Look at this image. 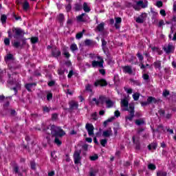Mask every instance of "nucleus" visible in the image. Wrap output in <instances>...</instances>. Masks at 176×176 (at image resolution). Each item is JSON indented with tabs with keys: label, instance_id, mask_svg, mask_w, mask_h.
<instances>
[{
	"label": "nucleus",
	"instance_id": "46",
	"mask_svg": "<svg viewBox=\"0 0 176 176\" xmlns=\"http://www.w3.org/2000/svg\"><path fill=\"white\" fill-rule=\"evenodd\" d=\"M4 43L5 45H6L7 46L10 45V40H9V38H5L4 39Z\"/></svg>",
	"mask_w": 176,
	"mask_h": 176
},
{
	"label": "nucleus",
	"instance_id": "28",
	"mask_svg": "<svg viewBox=\"0 0 176 176\" xmlns=\"http://www.w3.org/2000/svg\"><path fill=\"white\" fill-rule=\"evenodd\" d=\"M36 84L35 83H31V84H26L25 87L28 91H31V89H32V86H36Z\"/></svg>",
	"mask_w": 176,
	"mask_h": 176
},
{
	"label": "nucleus",
	"instance_id": "58",
	"mask_svg": "<svg viewBox=\"0 0 176 176\" xmlns=\"http://www.w3.org/2000/svg\"><path fill=\"white\" fill-rule=\"evenodd\" d=\"M96 173H97V171L92 170V171L90 172L89 175L90 176H96Z\"/></svg>",
	"mask_w": 176,
	"mask_h": 176
},
{
	"label": "nucleus",
	"instance_id": "18",
	"mask_svg": "<svg viewBox=\"0 0 176 176\" xmlns=\"http://www.w3.org/2000/svg\"><path fill=\"white\" fill-rule=\"evenodd\" d=\"M115 19H116L115 27L117 30H118V28H120V26L119 25V24L122 23V18L116 17Z\"/></svg>",
	"mask_w": 176,
	"mask_h": 176
},
{
	"label": "nucleus",
	"instance_id": "31",
	"mask_svg": "<svg viewBox=\"0 0 176 176\" xmlns=\"http://www.w3.org/2000/svg\"><path fill=\"white\" fill-rule=\"evenodd\" d=\"M23 45L20 43L19 41H14L13 43V47H22Z\"/></svg>",
	"mask_w": 176,
	"mask_h": 176
},
{
	"label": "nucleus",
	"instance_id": "7",
	"mask_svg": "<svg viewBox=\"0 0 176 176\" xmlns=\"http://www.w3.org/2000/svg\"><path fill=\"white\" fill-rule=\"evenodd\" d=\"M12 33L14 34L13 37L14 38V39L20 38V36H21L23 34H24L21 29L16 28H12Z\"/></svg>",
	"mask_w": 176,
	"mask_h": 176
},
{
	"label": "nucleus",
	"instance_id": "45",
	"mask_svg": "<svg viewBox=\"0 0 176 176\" xmlns=\"http://www.w3.org/2000/svg\"><path fill=\"white\" fill-rule=\"evenodd\" d=\"M137 56L140 61H142V60H144V56H142V55L140 52L138 53Z\"/></svg>",
	"mask_w": 176,
	"mask_h": 176
},
{
	"label": "nucleus",
	"instance_id": "53",
	"mask_svg": "<svg viewBox=\"0 0 176 176\" xmlns=\"http://www.w3.org/2000/svg\"><path fill=\"white\" fill-rule=\"evenodd\" d=\"M85 43L87 46H89V45H91V40H86L85 41Z\"/></svg>",
	"mask_w": 176,
	"mask_h": 176
},
{
	"label": "nucleus",
	"instance_id": "48",
	"mask_svg": "<svg viewBox=\"0 0 176 176\" xmlns=\"http://www.w3.org/2000/svg\"><path fill=\"white\" fill-rule=\"evenodd\" d=\"M160 14H162L163 16V17L166 16V10H161L160 12Z\"/></svg>",
	"mask_w": 176,
	"mask_h": 176
},
{
	"label": "nucleus",
	"instance_id": "62",
	"mask_svg": "<svg viewBox=\"0 0 176 176\" xmlns=\"http://www.w3.org/2000/svg\"><path fill=\"white\" fill-rule=\"evenodd\" d=\"M72 75H74V72L72 70H71L69 72V74H68V78H72Z\"/></svg>",
	"mask_w": 176,
	"mask_h": 176
},
{
	"label": "nucleus",
	"instance_id": "51",
	"mask_svg": "<svg viewBox=\"0 0 176 176\" xmlns=\"http://www.w3.org/2000/svg\"><path fill=\"white\" fill-rule=\"evenodd\" d=\"M114 115L116 118H119V116H120V112L117 110L114 112Z\"/></svg>",
	"mask_w": 176,
	"mask_h": 176
},
{
	"label": "nucleus",
	"instance_id": "37",
	"mask_svg": "<svg viewBox=\"0 0 176 176\" xmlns=\"http://www.w3.org/2000/svg\"><path fill=\"white\" fill-rule=\"evenodd\" d=\"M107 142H108V141L106 139H102L100 140V144H101L102 146H105V145H107Z\"/></svg>",
	"mask_w": 176,
	"mask_h": 176
},
{
	"label": "nucleus",
	"instance_id": "50",
	"mask_svg": "<svg viewBox=\"0 0 176 176\" xmlns=\"http://www.w3.org/2000/svg\"><path fill=\"white\" fill-rule=\"evenodd\" d=\"M168 94H170V92L168 91H167V90L164 91V92H163L164 97H167V96H168Z\"/></svg>",
	"mask_w": 176,
	"mask_h": 176
},
{
	"label": "nucleus",
	"instance_id": "2",
	"mask_svg": "<svg viewBox=\"0 0 176 176\" xmlns=\"http://www.w3.org/2000/svg\"><path fill=\"white\" fill-rule=\"evenodd\" d=\"M121 107L122 108V111H128L130 113L129 116L125 118L126 120H129L131 122L133 118H134V104H129L127 98H124L121 100Z\"/></svg>",
	"mask_w": 176,
	"mask_h": 176
},
{
	"label": "nucleus",
	"instance_id": "4",
	"mask_svg": "<svg viewBox=\"0 0 176 176\" xmlns=\"http://www.w3.org/2000/svg\"><path fill=\"white\" fill-rule=\"evenodd\" d=\"M127 6L128 8H133L135 10H141V8H142L143 9H145V8H148V1H138L136 2L135 4L131 5V3H129Z\"/></svg>",
	"mask_w": 176,
	"mask_h": 176
},
{
	"label": "nucleus",
	"instance_id": "13",
	"mask_svg": "<svg viewBox=\"0 0 176 176\" xmlns=\"http://www.w3.org/2000/svg\"><path fill=\"white\" fill-rule=\"evenodd\" d=\"M77 20L80 22L87 21L89 20V16H87V14L83 13L81 15L77 16Z\"/></svg>",
	"mask_w": 176,
	"mask_h": 176
},
{
	"label": "nucleus",
	"instance_id": "22",
	"mask_svg": "<svg viewBox=\"0 0 176 176\" xmlns=\"http://www.w3.org/2000/svg\"><path fill=\"white\" fill-rule=\"evenodd\" d=\"M114 119H115V117H111L108 120H105L103 123V125L104 126V127H107V126H108V123H111V122H112Z\"/></svg>",
	"mask_w": 176,
	"mask_h": 176
},
{
	"label": "nucleus",
	"instance_id": "39",
	"mask_svg": "<svg viewBox=\"0 0 176 176\" xmlns=\"http://www.w3.org/2000/svg\"><path fill=\"white\" fill-rule=\"evenodd\" d=\"M90 160H91L92 162H94V160H97V159H98V155H92L89 157Z\"/></svg>",
	"mask_w": 176,
	"mask_h": 176
},
{
	"label": "nucleus",
	"instance_id": "60",
	"mask_svg": "<svg viewBox=\"0 0 176 176\" xmlns=\"http://www.w3.org/2000/svg\"><path fill=\"white\" fill-rule=\"evenodd\" d=\"M8 36H9L10 38H13V34H12V30H9L8 31Z\"/></svg>",
	"mask_w": 176,
	"mask_h": 176
},
{
	"label": "nucleus",
	"instance_id": "23",
	"mask_svg": "<svg viewBox=\"0 0 176 176\" xmlns=\"http://www.w3.org/2000/svg\"><path fill=\"white\" fill-rule=\"evenodd\" d=\"M60 54H61V52H60V50L55 49L53 52H52V55L54 56V57H58V56H60Z\"/></svg>",
	"mask_w": 176,
	"mask_h": 176
},
{
	"label": "nucleus",
	"instance_id": "43",
	"mask_svg": "<svg viewBox=\"0 0 176 176\" xmlns=\"http://www.w3.org/2000/svg\"><path fill=\"white\" fill-rule=\"evenodd\" d=\"M58 19L59 20V21H63V20H64V14H60L58 16Z\"/></svg>",
	"mask_w": 176,
	"mask_h": 176
},
{
	"label": "nucleus",
	"instance_id": "29",
	"mask_svg": "<svg viewBox=\"0 0 176 176\" xmlns=\"http://www.w3.org/2000/svg\"><path fill=\"white\" fill-rule=\"evenodd\" d=\"M156 148H157V143L156 142H153L152 144H151L150 145H148V149H156Z\"/></svg>",
	"mask_w": 176,
	"mask_h": 176
},
{
	"label": "nucleus",
	"instance_id": "36",
	"mask_svg": "<svg viewBox=\"0 0 176 176\" xmlns=\"http://www.w3.org/2000/svg\"><path fill=\"white\" fill-rule=\"evenodd\" d=\"M91 119H93V120H97V119H98L97 113L95 112L91 114Z\"/></svg>",
	"mask_w": 176,
	"mask_h": 176
},
{
	"label": "nucleus",
	"instance_id": "42",
	"mask_svg": "<svg viewBox=\"0 0 176 176\" xmlns=\"http://www.w3.org/2000/svg\"><path fill=\"white\" fill-rule=\"evenodd\" d=\"M83 36V33L82 32H79L76 34V39H80Z\"/></svg>",
	"mask_w": 176,
	"mask_h": 176
},
{
	"label": "nucleus",
	"instance_id": "63",
	"mask_svg": "<svg viewBox=\"0 0 176 176\" xmlns=\"http://www.w3.org/2000/svg\"><path fill=\"white\" fill-rule=\"evenodd\" d=\"M48 176H54V171L52 170L48 173Z\"/></svg>",
	"mask_w": 176,
	"mask_h": 176
},
{
	"label": "nucleus",
	"instance_id": "57",
	"mask_svg": "<svg viewBox=\"0 0 176 176\" xmlns=\"http://www.w3.org/2000/svg\"><path fill=\"white\" fill-rule=\"evenodd\" d=\"M72 8V7L71 6V4H68L67 6H66V10L67 12H69V10H71V9Z\"/></svg>",
	"mask_w": 176,
	"mask_h": 176
},
{
	"label": "nucleus",
	"instance_id": "24",
	"mask_svg": "<svg viewBox=\"0 0 176 176\" xmlns=\"http://www.w3.org/2000/svg\"><path fill=\"white\" fill-rule=\"evenodd\" d=\"M154 67L156 69H160V68H162V63H160L159 60H157L154 63Z\"/></svg>",
	"mask_w": 176,
	"mask_h": 176
},
{
	"label": "nucleus",
	"instance_id": "34",
	"mask_svg": "<svg viewBox=\"0 0 176 176\" xmlns=\"http://www.w3.org/2000/svg\"><path fill=\"white\" fill-rule=\"evenodd\" d=\"M157 176H167V173L163 171H159L157 173Z\"/></svg>",
	"mask_w": 176,
	"mask_h": 176
},
{
	"label": "nucleus",
	"instance_id": "6",
	"mask_svg": "<svg viewBox=\"0 0 176 176\" xmlns=\"http://www.w3.org/2000/svg\"><path fill=\"white\" fill-rule=\"evenodd\" d=\"M8 76H10V80H8L9 85H11V86H12V89L14 90L15 93H17V89L21 87V85L20 82H17L16 80H11L10 74H8Z\"/></svg>",
	"mask_w": 176,
	"mask_h": 176
},
{
	"label": "nucleus",
	"instance_id": "17",
	"mask_svg": "<svg viewBox=\"0 0 176 176\" xmlns=\"http://www.w3.org/2000/svg\"><path fill=\"white\" fill-rule=\"evenodd\" d=\"M122 69L125 74H133V70L131 69V67L130 66H125L122 67Z\"/></svg>",
	"mask_w": 176,
	"mask_h": 176
},
{
	"label": "nucleus",
	"instance_id": "61",
	"mask_svg": "<svg viewBox=\"0 0 176 176\" xmlns=\"http://www.w3.org/2000/svg\"><path fill=\"white\" fill-rule=\"evenodd\" d=\"M85 140L87 142H89V143L93 142V139H91V138H87Z\"/></svg>",
	"mask_w": 176,
	"mask_h": 176
},
{
	"label": "nucleus",
	"instance_id": "5",
	"mask_svg": "<svg viewBox=\"0 0 176 176\" xmlns=\"http://www.w3.org/2000/svg\"><path fill=\"white\" fill-rule=\"evenodd\" d=\"M80 153H82L80 150H76L74 151L73 159L76 166H82V156H80Z\"/></svg>",
	"mask_w": 176,
	"mask_h": 176
},
{
	"label": "nucleus",
	"instance_id": "54",
	"mask_svg": "<svg viewBox=\"0 0 176 176\" xmlns=\"http://www.w3.org/2000/svg\"><path fill=\"white\" fill-rule=\"evenodd\" d=\"M143 79H144V80H148V79H149V76L146 74H143Z\"/></svg>",
	"mask_w": 176,
	"mask_h": 176
},
{
	"label": "nucleus",
	"instance_id": "21",
	"mask_svg": "<svg viewBox=\"0 0 176 176\" xmlns=\"http://www.w3.org/2000/svg\"><path fill=\"white\" fill-rule=\"evenodd\" d=\"M70 50H72V52L73 53H75V52H78V45H76V44L73 43L70 45Z\"/></svg>",
	"mask_w": 176,
	"mask_h": 176
},
{
	"label": "nucleus",
	"instance_id": "40",
	"mask_svg": "<svg viewBox=\"0 0 176 176\" xmlns=\"http://www.w3.org/2000/svg\"><path fill=\"white\" fill-rule=\"evenodd\" d=\"M6 19H7L6 15H2L1 16V23H6Z\"/></svg>",
	"mask_w": 176,
	"mask_h": 176
},
{
	"label": "nucleus",
	"instance_id": "14",
	"mask_svg": "<svg viewBox=\"0 0 176 176\" xmlns=\"http://www.w3.org/2000/svg\"><path fill=\"white\" fill-rule=\"evenodd\" d=\"M163 50L166 53H173L174 52V47L173 45L168 44L166 47H164Z\"/></svg>",
	"mask_w": 176,
	"mask_h": 176
},
{
	"label": "nucleus",
	"instance_id": "59",
	"mask_svg": "<svg viewBox=\"0 0 176 176\" xmlns=\"http://www.w3.org/2000/svg\"><path fill=\"white\" fill-rule=\"evenodd\" d=\"M43 111L44 112H49V111H50V109H49V107H44L43 108Z\"/></svg>",
	"mask_w": 176,
	"mask_h": 176
},
{
	"label": "nucleus",
	"instance_id": "33",
	"mask_svg": "<svg viewBox=\"0 0 176 176\" xmlns=\"http://www.w3.org/2000/svg\"><path fill=\"white\" fill-rule=\"evenodd\" d=\"M63 54L64 56L67 58H69L70 57V54H69V52H68V51H67L66 49H64L63 50Z\"/></svg>",
	"mask_w": 176,
	"mask_h": 176
},
{
	"label": "nucleus",
	"instance_id": "56",
	"mask_svg": "<svg viewBox=\"0 0 176 176\" xmlns=\"http://www.w3.org/2000/svg\"><path fill=\"white\" fill-rule=\"evenodd\" d=\"M157 8H162V6H163V3L162 1H157Z\"/></svg>",
	"mask_w": 176,
	"mask_h": 176
},
{
	"label": "nucleus",
	"instance_id": "8",
	"mask_svg": "<svg viewBox=\"0 0 176 176\" xmlns=\"http://www.w3.org/2000/svg\"><path fill=\"white\" fill-rule=\"evenodd\" d=\"M98 59L100 60V61L94 60L92 62V67H99L100 68H102V67H104V60L100 56H98Z\"/></svg>",
	"mask_w": 176,
	"mask_h": 176
},
{
	"label": "nucleus",
	"instance_id": "38",
	"mask_svg": "<svg viewBox=\"0 0 176 176\" xmlns=\"http://www.w3.org/2000/svg\"><path fill=\"white\" fill-rule=\"evenodd\" d=\"M124 89L128 94H131V93H133V89L131 88L124 87Z\"/></svg>",
	"mask_w": 176,
	"mask_h": 176
},
{
	"label": "nucleus",
	"instance_id": "44",
	"mask_svg": "<svg viewBox=\"0 0 176 176\" xmlns=\"http://www.w3.org/2000/svg\"><path fill=\"white\" fill-rule=\"evenodd\" d=\"M13 58V55L12 54H8L6 57V61H8V60H12Z\"/></svg>",
	"mask_w": 176,
	"mask_h": 176
},
{
	"label": "nucleus",
	"instance_id": "15",
	"mask_svg": "<svg viewBox=\"0 0 176 176\" xmlns=\"http://www.w3.org/2000/svg\"><path fill=\"white\" fill-rule=\"evenodd\" d=\"M102 135L103 137H111V135H112V129L109 128V129L104 131Z\"/></svg>",
	"mask_w": 176,
	"mask_h": 176
},
{
	"label": "nucleus",
	"instance_id": "1",
	"mask_svg": "<svg viewBox=\"0 0 176 176\" xmlns=\"http://www.w3.org/2000/svg\"><path fill=\"white\" fill-rule=\"evenodd\" d=\"M43 131H45L47 134H52L55 137L54 139V144H57L58 146H60L61 145L62 142L58 139V137H63V135H65V132L61 129L60 127L56 126L55 125H52L50 126V128H47V129H43Z\"/></svg>",
	"mask_w": 176,
	"mask_h": 176
},
{
	"label": "nucleus",
	"instance_id": "41",
	"mask_svg": "<svg viewBox=\"0 0 176 176\" xmlns=\"http://www.w3.org/2000/svg\"><path fill=\"white\" fill-rule=\"evenodd\" d=\"M32 43H36L38 42V37H32L31 38Z\"/></svg>",
	"mask_w": 176,
	"mask_h": 176
},
{
	"label": "nucleus",
	"instance_id": "16",
	"mask_svg": "<svg viewBox=\"0 0 176 176\" xmlns=\"http://www.w3.org/2000/svg\"><path fill=\"white\" fill-rule=\"evenodd\" d=\"M69 105H70V108L72 109H78V107H79L78 102H75L74 100H72L69 102Z\"/></svg>",
	"mask_w": 176,
	"mask_h": 176
},
{
	"label": "nucleus",
	"instance_id": "55",
	"mask_svg": "<svg viewBox=\"0 0 176 176\" xmlns=\"http://www.w3.org/2000/svg\"><path fill=\"white\" fill-rule=\"evenodd\" d=\"M31 169L32 170H35V167L36 166V164H35V162H31Z\"/></svg>",
	"mask_w": 176,
	"mask_h": 176
},
{
	"label": "nucleus",
	"instance_id": "3",
	"mask_svg": "<svg viewBox=\"0 0 176 176\" xmlns=\"http://www.w3.org/2000/svg\"><path fill=\"white\" fill-rule=\"evenodd\" d=\"M92 101H94L96 105H100V104H106L107 108H112L115 105V102L111 100V99L104 96H100L98 100L94 98Z\"/></svg>",
	"mask_w": 176,
	"mask_h": 176
},
{
	"label": "nucleus",
	"instance_id": "20",
	"mask_svg": "<svg viewBox=\"0 0 176 176\" xmlns=\"http://www.w3.org/2000/svg\"><path fill=\"white\" fill-rule=\"evenodd\" d=\"M104 23L99 24L96 28V31H98V32H102V31H104Z\"/></svg>",
	"mask_w": 176,
	"mask_h": 176
},
{
	"label": "nucleus",
	"instance_id": "11",
	"mask_svg": "<svg viewBox=\"0 0 176 176\" xmlns=\"http://www.w3.org/2000/svg\"><path fill=\"white\" fill-rule=\"evenodd\" d=\"M146 13H142L140 16L136 18V23H138L139 24H142V23H144V21L146 19Z\"/></svg>",
	"mask_w": 176,
	"mask_h": 176
},
{
	"label": "nucleus",
	"instance_id": "49",
	"mask_svg": "<svg viewBox=\"0 0 176 176\" xmlns=\"http://www.w3.org/2000/svg\"><path fill=\"white\" fill-rule=\"evenodd\" d=\"M58 75H64V69H59L58 70Z\"/></svg>",
	"mask_w": 176,
	"mask_h": 176
},
{
	"label": "nucleus",
	"instance_id": "26",
	"mask_svg": "<svg viewBox=\"0 0 176 176\" xmlns=\"http://www.w3.org/2000/svg\"><path fill=\"white\" fill-rule=\"evenodd\" d=\"M135 124H137L138 126L145 124V121H144L142 119L136 120Z\"/></svg>",
	"mask_w": 176,
	"mask_h": 176
},
{
	"label": "nucleus",
	"instance_id": "64",
	"mask_svg": "<svg viewBox=\"0 0 176 176\" xmlns=\"http://www.w3.org/2000/svg\"><path fill=\"white\" fill-rule=\"evenodd\" d=\"M173 12L175 14L176 13V3H174L173 4Z\"/></svg>",
	"mask_w": 176,
	"mask_h": 176
},
{
	"label": "nucleus",
	"instance_id": "52",
	"mask_svg": "<svg viewBox=\"0 0 176 176\" xmlns=\"http://www.w3.org/2000/svg\"><path fill=\"white\" fill-rule=\"evenodd\" d=\"M86 91H91V85H88L86 86Z\"/></svg>",
	"mask_w": 176,
	"mask_h": 176
},
{
	"label": "nucleus",
	"instance_id": "32",
	"mask_svg": "<svg viewBox=\"0 0 176 176\" xmlns=\"http://www.w3.org/2000/svg\"><path fill=\"white\" fill-rule=\"evenodd\" d=\"M148 170H156V165L153 164H149L148 165Z\"/></svg>",
	"mask_w": 176,
	"mask_h": 176
},
{
	"label": "nucleus",
	"instance_id": "12",
	"mask_svg": "<svg viewBox=\"0 0 176 176\" xmlns=\"http://www.w3.org/2000/svg\"><path fill=\"white\" fill-rule=\"evenodd\" d=\"M107 85L108 83L107 82V80L104 79L97 80L94 83L96 87L98 86H107Z\"/></svg>",
	"mask_w": 176,
	"mask_h": 176
},
{
	"label": "nucleus",
	"instance_id": "30",
	"mask_svg": "<svg viewBox=\"0 0 176 176\" xmlns=\"http://www.w3.org/2000/svg\"><path fill=\"white\" fill-rule=\"evenodd\" d=\"M132 97L134 100V101H138L140 98V94L139 93H135L132 95Z\"/></svg>",
	"mask_w": 176,
	"mask_h": 176
},
{
	"label": "nucleus",
	"instance_id": "35",
	"mask_svg": "<svg viewBox=\"0 0 176 176\" xmlns=\"http://www.w3.org/2000/svg\"><path fill=\"white\" fill-rule=\"evenodd\" d=\"M52 98H53V94L49 92V93L47 94V101H50V100H52Z\"/></svg>",
	"mask_w": 176,
	"mask_h": 176
},
{
	"label": "nucleus",
	"instance_id": "9",
	"mask_svg": "<svg viewBox=\"0 0 176 176\" xmlns=\"http://www.w3.org/2000/svg\"><path fill=\"white\" fill-rule=\"evenodd\" d=\"M151 102L156 104V102H157V100H156V98H155L152 96H149L147 99V102H142L141 105H142V107H146V105H148V104H151Z\"/></svg>",
	"mask_w": 176,
	"mask_h": 176
},
{
	"label": "nucleus",
	"instance_id": "10",
	"mask_svg": "<svg viewBox=\"0 0 176 176\" xmlns=\"http://www.w3.org/2000/svg\"><path fill=\"white\" fill-rule=\"evenodd\" d=\"M85 128L88 131V134L90 137H91V135H94V126L92 124H86Z\"/></svg>",
	"mask_w": 176,
	"mask_h": 176
},
{
	"label": "nucleus",
	"instance_id": "19",
	"mask_svg": "<svg viewBox=\"0 0 176 176\" xmlns=\"http://www.w3.org/2000/svg\"><path fill=\"white\" fill-rule=\"evenodd\" d=\"M152 51L154 53H157V54H163V51H162L161 50L159 49V47H151Z\"/></svg>",
	"mask_w": 176,
	"mask_h": 176
},
{
	"label": "nucleus",
	"instance_id": "27",
	"mask_svg": "<svg viewBox=\"0 0 176 176\" xmlns=\"http://www.w3.org/2000/svg\"><path fill=\"white\" fill-rule=\"evenodd\" d=\"M23 10H28V8H30V3H28V1H25L23 4Z\"/></svg>",
	"mask_w": 176,
	"mask_h": 176
},
{
	"label": "nucleus",
	"instance_id": "25",
	"mask_svg": "<svg viewBox=\"0 0 176 176\" xmlns=\"http://www.w3.org/2000/svg\"><path fill=\"white\" fill-rule=\"evenodd\" d=\"M83 10L85 11L87 13L90 12V8L87 6V3H84L83 4Z\"/></svg>",
	"mask_w": 176,
	"mask_h": 176
},
{
	"label": "nucleus",
	"instance_id": "47",
	"mask_svg": "<svg viewBox=\"0 0 176 176\" xmlns=\"http://www.w3.org/2000/svg\"><path fill=\"white\" fill-rule=\"evenodd\" d=\"M163 25H164V21L163 20H160L159 23H158V27H163Z\"/></svg>",
	"mask_w": 176,
	"mask_h": 176
}]
</instances>
